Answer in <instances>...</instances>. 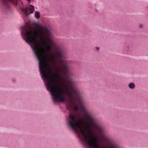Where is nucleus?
<instances>
[{
    "label": "nucleus",
    "mask_w": 148,
    "mask_h": 148,
    "mask_svg": "<svg viewBox=\"0 0 148 148\" xmlns=\"http://www.w3.org/2000/svg\"><path fill=\"white\" fill-rule=\"evenodd\" d=\"M23 27L26 38L24 39L29 44L31 43L34 44V48L30 45L31 47L39 61L40 72L44 80H46L45 84L53 101L56 103L58 99L61 102L64 103L66 98L62 85L49 65L51 63L55 64L57 60H61L63 58L62 49L54 44L51 38L50 31L47 28L42 26L37 29L25 25Z\"/></svg>",
    "instance_id": "nucleus-1"
},
{
    "label": "nucleus",
    "mask_w": 148,
    "mask_h": 148,
    "mask_svg": "<svg viewBox=\"0 0 148 148\" xmlns=\"http://www.w3.org/2000/svg\"><path fill=\"white\" fill-rule=\"evenodd\" d=\"M86 120V126L80 120L77 121L73 115H69V122L71 127L77 133L79 132L82 136H78L85 143L88 148H119L110 138L104 133V128L97 123L93 116L83 114Z\"/></svg>",
    "instance_id": "nucleus-2"
},
{
    "label": "nucleus",
    "mask_w": 148,
    "mask_h": 148,
    "mask_svg": "<svg viewBox=\"0 0 148 148\" xmlns=\"http://www.w3.org/2000/svg\"><path fill=\"white\" fill-rule=\"evenodd\" d=\"M67 88L66 92L68 96L70 99V104L73 106L75 102V97L79 101L82 97V94L75 84L71 79H68L66 83Z\"/></svg>",
    "instance_id": "nucleus-3"
},
{
    "label": "nucleus",
    "mask_w": 148,
    "mask_h": 148,
    "mask_svg": "<svg viewBox=\"0 0 148 148\" xmlns=\"http://www.w3.org/2000/svg\"><path fill=\"white\" fill-rule=\"evenodd\" d=\"M62 67L60 66L58 67L56 66L55 68L56 69V71L54 74L58 76L62 74L64 71L66 73L68 74L70 72V66L68 63L66 61H63L60 62Z\"/></svg>",
    "instance_id": "nucleus-4"
},
{
    "label": "nucleus",
    "mask_w": 148,
    "mask_h": 148,
    "mask_svg": "<svg viewBox=\"0 0 148 148\" xmlns=\"http://www.w3.org/2000/svg\"><path fill=\"white\" fill-rule=\"evenodd\" d=\"M1 1L8 8H10L8 5V2L9 1L15 5H17V0H1Z\"/></svg>",
    "instance_id": "nucleus-5"
},
{
    "label": "nucleus",
    "mask_w": 148,
    "mask_h": 148,
    "mask_svg": "<svg viewBox=\"0 0 148 148\" xmlns=\"http://www.w3.org/2000/svg\"><path fill=\"white\" fill-rule=\"evenodd\" d=\"M28 8L30 11V14L33 13L35 11L34 6L32 5H30L28 6Z\"/></svg>",
    "instance_id": "nucleus-6"
},
{
    "label": "nucleus",
    "mask_w": 148,
    "mask_h": 148,
    "mask_svg": "<svg viewBox=\"0 0 148 148\" xmlns=\"http://www.w3.org/2000/svg\"><path fill=\"white\" fill-rule=\"evenodd\" d=\"M28 9L26 8H24L22 10V11L24 14L25 15V16L27 17L28 16V14L27 13Z\"/></svg>",
    "instance_id": "nucleus-7"
},
{
    "label": "nucleus",
    "mask_w": 148,
    "mask_h": 148,
    "mask_svg": "<svg viewBox=\"0 0 148 148\" xmlns=\"http://www.w3.org/2000/svg\"><path fill=\"white\" fill-rule=\"evenodd\" d=\"M35 17L37 19H39L40 17V15L39 12L36 11L35 12Z\"/></svg>",
    "instance_id": "nucleus-8"
},
{
    "label": "nucleus",
    "mask_w": 148,
    "mask_h": 148,
    "mask_svg": "<svg viewBox=\"0 0 148 148\" xmlns=\"http://www.w3.org/2000/svg\"><path fill=\"white\" fill-rule=\"evenodd\" d=\"M130 89H133L135 87L134 84L133 83H130L128 85Z\"/></svg>",
    "instance_id": "nucleus-9"
},
{
    "label": "nucleus",
    "mask_w": 148,
    "mask_h": 148,
    "mask_svg": "<svg viewBox=\"0 0 148 148\" xmlns=\"http://www.w3.org/2000/svg\"><path fill=\"white\" fill-rule=\"evenodd\" d=\"M79 107L77 105H75L73 107V109L76 111L78 110H79Z\"/></svg>",
    "instance_id": "nucleus-10"
},
{
    "label": "nucleus",
    "mask_w": 148,
    "mask_h": 148,
    "mask_svg": "<svg viewBox=\"0 0 148 148\" xmlns=\"http://www.w3.org/2000/svg\"><path fill=\"white\" fill-rule=\"evenodd\" d=\"M95 48L97 50L99 49V48L98 47H95Z\"/></svg>",
    "instance_id": "nucleus-11"
},
{
    "label": "nucleus",
    "mask_w": 148,
    "mask_h": 148,
    "mask_svg": "<svg viewBox=\"0 0 148 148\" xmlns=\"http://www.w3.org/2000/svg\"><path fill=\"white\" fill-rule=\"evenodd\" d=\"M140 28H142V25H140Z\"/></svg>",
    "instance_id": "nucleus-12"
},
{
    "label": "nucleus",
    "mask_w": 148,
    "mask_h": 148,
    "mask_svg": "<svg viewBox=\"0 0 148 148\" xmlns=\"http://www.w3.org/2000/svg\"><path fill=\"white\" fill-rule=\"evenodd\" d=\"M27 0L28 1H30V0Z\"/></svg>",
    "instance_id": "nucleus-13"
}]
</instances>
